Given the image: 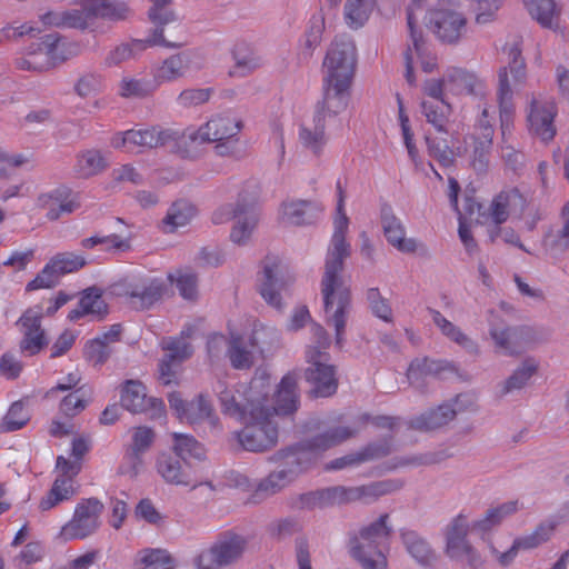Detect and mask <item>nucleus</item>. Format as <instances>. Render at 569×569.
Wrapping results in <instances>:
<instances>
[{"instance_id":"8","label":"nucleus","mask_w":569,"mask_h":569,"mask_svg":"<svg viewBox=\"0 0 569 569\" xmlns=\"http://www.w3.org/2000/svg\"><path fill=\"white\" fill-rule=\"evenodd\" d=\"M62 38L57 32L48 33L41 39L31 42L24 51L16 58L17 69L31 72H43L63 61L60 49Z\"/></svg>"},{"instance_id":"61","label":"nucleus","mask_w":569,"mask_h":569,"mask_svg":"<svg viewBox=\"0 0 569 569\" xmlns=\"http://www.w3.org/2000/svg\"><path fill=\"white\" fill-rule=\"evenodd\" d=\"M428 154L438 161L441 167H451L455 162V152L450 149L447 140H438L426 136Z\"/></svg>"},{"instance_id":"63","label":"nucleus","mask_w":569,"mask_h":569,"mask_svg":"<svg viewBox=\"0 0 569 569\" xmlns=\"http://www.w3.org/2000/svg\"><path fill=\"white\" fill-rule=\"evenodd\" d=\"M91 0H86L81 8H74L63 11L64 27L84 29L89 22L94 19L90 10Z\"/></svg>"},{"instance_id":"7","label":"nucleus","mask_w":569,"mask_h":569,"mask_svg":"<svg viewBox=\"0 0 569 569\" xmlns=\"http://www.w3.org/2000/svg\"><path fill=\"white\" fill-rule=\"evenodd\" d=\"M151 1L152 6L148 11V17L153 27L144 38L147 47L177 49L188 44L186 27L169 8L171 0Z\"/></svg>"},{"instance_id":"16","label":"nucleus","mask_w":569,"mask_h":569,"mask_svg":"<svg viewBox=\"0 0 569 569\" xmlns=\"http://www.w3.org/2000/svg\"><path fill=\"white\" fill-rule=\"evenodd\" d=\"M247 546V540L239 535H226L194 559L198 569H221L238 561Z\"/></svg>"},{"instance_id":"57","label":"nucleus","mask_w":569,"mask_h":569,"mask_svg":"<svg viewBox=\"0 0 569 569\" xmlns=\"http://www.w3.org/2000/svg\"><path fill=\"white\" fill-rule=\"evenodd\" d=\"M366 300L373 316L386 322L392 321L391 306L388 299L382 297L379 288H369L366 292Z\"/></svg>"},{"instance_id":"30","label":"nucleus","mask_w":569,"mask_h":569,"mask_svg":"<svg viewBox=\"0 0 569 569\" xmlns=\"http://www.w3.org/2000/svg\"><path fill=\"white\" fill-rule=\"evenodd\" d=\"M526 204V198L517 188L503 190L493 198L490 204V217L496 224H502L510 213H522Z\"/></svg>"},{"instance_id":"23","label":"nucleus","mask_w":569,"mask_h":569,"mask_svg":"<svg viewBox=\"0 0 569 569\" xmlns=\"http://www.w3.org/2000/svg\"><path fill=\"white\" fill-rule=\"evenodd\" d=\"M467 19L461 12L438 9L431 12L429 28L445 43H457L466 31Z\"/></svg>"},{"instance_id":"60","label":"nucleus","mask_w":569,"mask_h":569,"mask_svg":"<svg viewBox=\"0 0 569 569\" xmlns=\"http://www.w3.org/2000/svg\"><path fill=\"white\" fill-rule=\"evenodd\" d=\"M141 569H173L176 561L164 549H146L142 551Z\"/></svg>"},{"instance_id":"6","label":"nucleus","mask_w":569,"mask_h":569,"mask_svg":"<svg viewBox=\"0 0 569 569\" xmlns=\"http://www.w3.org/2000/svg\"><path fill=\"white\" fill-rule=\"evenodd\" d=\"M113 291L138 311L152 309L170 295L168 281L152 276H127L113 284Z\"/></svg>"},{"instance_id":"5","label":"nucleus","mask_w":569,"mask_h":569,"mask_svg":"<svg viewBox=\"0 0 569 569\" xmlns=\"http://www.w3.org/2000/svg\"><path fill=\"white\" fill-rule=\"evenodd\" d=\"M356 435L357 431L349 427H333L287 447V481L309 470L318 455L340 446Z\"/></svg>"},{"instance_id":"14","label":"nucleus","mask_w":569,"mask_h":569,"mask_svg":"<svg viewBox=\"0 0 569 569\" xmlns=\"http://www.w3.org/2000/svg\"><path fill=\"white\" fill-rule=\"evenodd\" d=\"M103 509V503L97 498L82 499L76 506L71 520L61 528V539L70 541L93 535L101 525Z\"/></svg>"},{"instance_id":"59","label":"nucleus","mask_w":569,"mask_h":569,"mask_svg":"<svg viewBox=\"0 0 569 569\" xmlns=\"http://www.w3.org/2000/svg\"><path fill=\"white\" fill-rule=\"evenodd\" d=\"M212 88H187L177 97V104L181 108H197L207 103L213 94Z\"/></svg>"},{"instance_id":"26","label":"nucleus","mask_w":569,"mask_h":569,"mask_svg":"<svg viewBox=\"0 0 569 569\" xmlns=\"http://www.w3.org/2000/svg\"><path fill=\"white\" fill-rule=\"evenodd\" d=\"M381 226L387 241L397 250L405 253L416 252L418 244L412 238H406L401 221L395 216L389 204L381 207Z\"/></svg>"},{"instance_id":"1","label":"nucleus","mask_w":569,"mask_h":569,"mask_svg":"<svg viewBox=\"0 0 569 569\" xmlns=\"http://www.w3.org/2000/svg\"><path fill=\"white\" fill-rule=\"evenodd\" d=\"M336 188L339 197L337 211L340 216L335 221V231L320 281V291L328 323L332 325L336 331V345L341 348L345 341L347 319L352 309L351 288L341 276L345 260L351 254V246L346 240L349 219L343 212L345 192L340 181L337 182Z\"/></svg>"},{"instance_id":"28","label":"nucleus","mask_w":569,"mask_h":569,"mask_svg":"<svg viewBox=\"0 0 569 569\" xmlns=\"http://www.w3.org/2000/svg\"><path fill=\"white\" fill-rule=\"evenodd\" d=\"M121 405L130 412L139 413L152 409L156 413L163 410V402L157 398H148L146 387L136 380H128L122 389Z\"/></svg>"},{"instance_id":"36","label":"nucleus","mask_w":569,"mask_h":569,"mask_svg":"<svg viewBox=\"0 0 569 569\" xmlns=\"http://www.w3.org/2000/svg\"><path fill=\"white\" fill-rule=\"evenodd\" d=\"M322 207L312 200H296L287 204V223L302 227L313 224L320 217Z\"/></svg>"},{"instance_id":"38","label":"nucleus","mask_w":569,"mask_h":569,"mask_svg":"<svg viewBox=\"0 0 569 569\" xmlns=\"http://www.w3.org/2000/svg\"><path fill=\"white\" fill-rule=\"evenodd\" d=\"M158 88L153 77L147 79L124 76L119 82L118 93L126 99H144L152 96Z\"/></svg>"},{"instance_id":"20","label":"nucleus","mask_w":569,"mask_h":569,"mask_svg":"<svg viewBox=\"0 0 569 569\" xmlns=\"http://www.w3.org/2000/svg\"><path fill=\"white\" fill-rule=\"evenodd\" d=\"M156 469L163 481L169 485L190 487L191 490L206 486L211 492L216 491V486L212 481L194 480L189 462L177 455L160 453L156 461Z\"/></svg>"},{"instance_id":"17","label":"nucleus","mask_w":569,"mask_h":569,"mask_svg":"<svg viewBox=\"0 0 569 569\" xmlns=\"http://www.w3.org/2000/svg\"><path fill=\"white\" fill-rule=\"evenodd\" d=\"M558 114V107L553 98L542 94H532L527 108V127L529 133L543 142L551 141L557 129L555 118Z\"/></svg>"},{"instance_id":"45","label":"nucleus","mask_w":569,"mask_h":569,"mask_svg":"<svg viewBox=\"0 0 569 569\" xmlns=\"http://www.w3.org/2000/svg\"><path fill=\"white\" fill-rule=\"evenodd\" d=\"M172 450L174 455L187 461L188 458L202 460L206 457L204 447L191 435L172 433Z\"/></svg>"},{"instance_id":"43","label":"nucleus","mask_w":569,"mask_h":569,"mask_svg":"<svg viewBox=\"0 0 569 569\" xmlns=\"http://www.w3.org/2000/svg\"><path fill=\"white\" fill-rule=\"evenodd\" d=\"M432 320L435 325L441 330L442 335L451 341L456 342L470 353L478 352V345L465 335L460 328L455 326L451 321L442 316L438 310H431Z\"/></svg>"},{"instance_id":"9","label":"nucleus","mask_w":569,"mask_h":569,"mask_svg":"<svg viewBox=\"0 0 569 569\" xmlns=\"http://www.w3.org/2000/svg\"><path fill=\"white\" fill-rule=\"evenodd\" d=\"M497 100L499 103L500 129L502 143L500 146V154L505 164L512 171H518L523 164L525 156L521 151L516 150L507 143V134L511 132L515 114V106L512 102V90L508 84L506 69H501L499 73V86L497 90Z\"/></svg>"},{"instance_id":"64","label":"nucleus","mask_w":569,"mask_h":569,"mask_svg":"<svg viewBox=\"0 0 569 569\" xmlns=\"http://www.w3.org/2000/svg\"><path fill=\"white\" fill-rule=\"evenodd\" d=\"M391 451V438H383L378 441L369 442L360 450H358L362 463L385 458L389 456Z\"/></svg>"},{"instance_id":"39","label":"nucleus","mask_w":569,"mask_h":569,"mask_svg":"<svg viewBox=\"0 0 569 569\" xmlns=\"http://www.w3.org/2000/svg\"><path fill=\"white\" fill-rule=\"evenodd\" d=\"M523 4L541 27L553 29L558 27L560 11L553 0H523Z\"/></svg>"},{"instance_id":"2","label":"nucleus","mask_w":569,"mask_h":569,"mask_svg":"<svg viewBox=\"0 0 569 569\" xmlns=\"http://www.w3.org/2000/svg\"><path fill=\"white\" fill-rule=\"evenodd\" d=\"M323 68L327 70L323 101L317 107L312 128L302 124L299 131L301 144L315 156H320L327 143L326 114H336L345 108L343 93L351 83L356 68L353 42H332L325 58Z\"/></svg>"},{"instance_id":"32","label":"nucleus","mask_w":569,"mask_h":569,"mask_svg":"<svg viewBox=\"0 0 569 569\" xmlns=\"http://www.w3.org/2000/svg\"><path fill=\"white\" fill-rule=\"evenodd\" d=\"M447 370H452L451 366L447 362L428 358H416L409 365L407 378L412 387L423 390L428 377L441 378L442 373Z\"/></svg>"},{"instance_id":"4","label":"nucleus","mask_w":569,"mask_h":569,"mask_svg":"<svg viewBox=\"0 0 569 569\" xmlns=\"http://www.w3.org/2000/svg\"><path fill=\"white\" fill-rule=\"evenodd\" d=\"M388 521L389 513H382L377 520L350 536V555L362 569H387L388 560L383 549L388 548L393 533Z\"/></svg>"},{"instance_id":"25","label":"nucleus","mask_w":569,"mask_h":569,"mask_svg":"<svg viewBox=\"0 0 569 569\" xmlns=\"http://www.w3.org/2000/svg\"><path fill=\"white\" fill-rule=\"evenodd\" d=\"M463 147H457L459 157H467L470 167L477 173L487 171L493 144V138H488V132L483 136L478 133H468L463 137Z\"/></svg>"},{"instance_id":"40","label":"nucleus","mask_w":569,"mask_h":569,"mask_svg":"<svg viewBox=\"0 0 569 569\" xmlns=\"http://www.w3.org/2000/svg\"><path fill=\"white\" fill-rule=\"evenodd\" d=\"M268 462L276 465V469L262 479L258 486L257 495L271 496L279 492L284 483V451L278 450L268 458Z\"/></svg>"},{"instance_id":"52","label":"nucleus","mask_w":569,"mask_h":569,"mask_svg":"<svg viewBox=\"0 0 569 569\" xmlns=\"http://www.w3.org/2000/svg\"><path fill=\"white\" fill-rule=\"evenodd\" d=\"M38 206L47 209V217L50 220H57L62 213H71L78 204L72 200H60L54 194H41L38 198Z\"/></svg>"},{"instance_id":"13","label":"nucleus","mask_w":569,"mask_h":569,"mask_svg":"<svg viewBox=\"0 0 569 569\" xmlns=\"http://www.w3.org/2000/svg\"><path fill=\"white\" fill-rule=\"evenodd\" d=\"M328 357L327 352L319 350L308 355L310 366L305 370V379L310 385L308 397L311 399L330 398L337 393L339 387L337 368L323 362Z\"/></svg>"},{"instance_id":"42","label":"nucleus","mask_w":569,"mask_h":569,"mask_svg":"<svg viewBox=\"0 0 569 569\" xmlns=\"http://www.w3.org/2000/svg\"><path fill=\"white\" fill-rule=\"evenodd\" d=\"M401 540L406 546L407 551L415 558L420 565L428 566L435 559L436 555L430 548L429 543L421 538L413 530H401Z\"/></svg>"},{"instance_id":"46","label":"nucleus","mask_w":569,"mask_h":569,"mask_svg":"<svg viewBox=\"0 0 569 569\" xmlns=\"http://www.w3.org/2000/svg\"><path fill=\"white\" fill-rule=\"evenodd\" d=\"M108 163L101 151L90 149L77 156L74 169L84 178L96 176L107 168Z\"/></svg>"},{"instance_id":"24","label":"nucleus","mask_w":569,"mask_h":569,"mask_svg":"<svg viewBox=\"0 0 569 569\" xmlns=\"http://www.w3.org/2000/svg\"><path fill=\"white\" fill-rule=\"evenodd\" d=\"M222 413L236 418L240 421L247 420L250 416L251 406V382L246 393L238 389L230 388L224 381L219 380L214 388Z\"/></svg>"},{"instance_id":"35","label":"nucleus","mask_w":569,"mask_h":569,"mask_svg":"<svg viewBox=\"0 0 569 569\" xmlns=\"http://www.w3.org/2000/svg\"><path fill=\"white\" fill-rule=\"evenodd\" d=\"M233 67L230 69L231 77L243 78L253 73L261 67V59L253 48L244 42H237L232 49Z\"/></svg>"},{"instance_id":"31","label":"nucleus","mask_w":569,"mask_h":569,"mask_svg":"<svg viewBox=\"0 0 569 569\" xmlns=\"http://www.w3.org/2000/svg\"><path fill=\"white\" fill-rule=\"evenodd\" d=\"M456 416L457 410L450 403H442L411 418L408 428L420 432L433 431L447 426Z\"/></svg>"},{"instance_id":"29","label":"nucleus","mask_w":569,"mask_h":569,"mask_svg":"<svg viewBox=\"0 0 569 569\" xmlns=\"http://www.w3.org/2000/svg\"><path fill=\"white\" fill-rule=\"evenodd\" d=\"M523 332V327H510L498 317H492L490 320L489 335L496 348L503 351L507 356L520 353L517 347L520 345Z\"/></svg>"},{"instance_id":"53","label":"nucleus","mask_w":569,"mask_h":569,"mask_svg":"<svg viewBox=\"0 0 569 569\" xmlns=\"http://www.w3.org/2000/svg\"><path fill=\"white\" fill-rule=\"evenodd\" d=\"M537 362L531 358L526 359L521 367L516 369L513 373L506 380L502 393H508L512 390L523 388L531 379V377L537 373Z\"/></svg>"},{"instance_id":"37","label":"nucleus","mask_w":569,"mask_h":569,"mask_svg":"<svg viewBox=\"0 0 569 569\" xmlns=\"http://www.w3.org/2000/svg\"><path fill=\"white\" fill-rule=\"evenodd\" d=\"M107 313V305L102 299L101 290L92 287L84 290L79 301L78 308L69 313L71 320H77L83 316L90 315L101 319Z\"/></svg>"},{"instance_id":"47","label":"nucleus","mask_w":569,"mask_h":569,"mask_svg":"<svg viewBox=\"0 0 569 569\" xmlns=\"http://www.w3.org/2000/svg\"><path fill=\"white\" fill-rule=\"evenodd\" d=\"M421 109L428 123L432 124L439 132H447L446 126L451 112L449 103L445 100H423Z\"/></svg>"},{"instance_id":"44","label":"nucleus","mask_w":569,"mask_h":569,"mask_svg":"<svg viewBox=\"0 0 569 569\" xmlns=\"http://www.w3.org/2000/svg\"><path fill=\"white\" fill-rule=\"evenodd\" d=\"M197 214L193 204L187 201H177L168 210L163 219V228L167 232H174L178 228L187 226Z\"/></svg>"},{"instance_id":"22","label":"nucleus","mask_w":569,"mask_h":569,"mask_svg":"<svg viewBox=\"0 0 569 569\" xmlns=\"http://www.w3.org/2000/svg\"><path fill=\"white\" fill-rule=\"evenodd\" d=\"M42 311L40 308H29L17 321L23 335L20 350L29 356L39 353L47 345L46 332L41 328Z\"/></svg>"},{"instance_id":"33","label":"nucleus","mask_w":569,"mask_h":569,"mask_svg":"<svg viewBox=\"0 0 569 569\" xmlns=\"http://www.w3.org/2000/svg\"><path fill=\"white\" fill-rule=\"evenodd\" d=\"M446 80L450 90L457 94H470L483 97L486 94V83L479 79L476 73L461 68H451L446 73Z\"/></svg>"},{"instance_id":"62","label":"nucleus","mask_w":569,"mask_h":569,"mask_svg":"<svg viewBox=\"0 0 569 569\" xmlns=\"http://www.w3.org/2000/svg\"><path fill=\"white\" fill-rule=\"evenodd\" d=\"M162 348L166 350V357L178 363L189 359L193 353V348L183 337L168 338L162 341Z\"/></svg>"},{"instance_id":"11","label":"nucleus","mask_w":569,"mask_h":569,"mask_svg":"<svg viewBox=\"0 0 569 569\" xmlns=\"http://www.w3.org/2000/svg\"><path fill=\"white\" fill-rule=\"evenodd\" d=\"M470 526L468 517L459 513L443 529L446 540L445 553L452 560L466 561L469 567L477 569L481 563L479 552L468 540Z\"/></svg>"},{"instance_id":"51","label":"nucleus","mask_w":569,"mask_h":569,"mask_svg":"<svg viewBox=\"0 0 569 569\" xmlns=\"http://www.w3.org/2000/svg\"><path fill=\"white\" fill-rule=\"evenodd\" d=\"M402 487L403 481L400 479H385L362 485L360 486L361 501H376L380 497L396 492Z\"/></svg>"},{"instance_id":"48","label":"nucleus","mask_w":569,"mask_h":569,"mask_svg":"<svg viewBox=\"0 0 569 569\" xmlns=\"http://www.w3.org/2000/svg\"><path fill=\"white\" fill-rule=\"evenodd\" d=\"M90 10L94 18L114 21L126 20L131 16V10L127 3L113 0H91Z\"/></svg>"},{"instance_id":"18","label":"nucleus","mask_w":569,"mask_h":569,"mask_svg":"<svg viewBox=\"0 0 569 569\" xmlns=\"http://www.w3.org/2000/svg\"><path fill=\"white\" fill-rule=\"evenodd\" d=\"M202 66L200 52L196 49H187L167 57L151 69V74L160 87L182 79L191 71H199Z\"/></svg>"},{"instance_id":"56","label":"nucleus","mask_w":569,"mask_h":569,"mask_svg":"<svg viewBox=\"0 0 569 569\" xmlns=\"http://www.w3.org/2000/svg\"><path fill=\"white\" fill-rule=\"evenodd\" d=\"M228 356L234 369L246 370L253 365L252 353L243 346L240 337H232L229 341Z\"/></svg>"},{"instance_id":"27","label":"nucleus","mask_w":569,"mask_h":569,"mask_svg":"<svg viewBox=\"0 0 569 569\" xmlns=\"http://www.w3.org/2000/svg\"><path fill=\"white\" fill-rule=\"evenodd\" d=\"M27 158L22 154H10L0 149V200L8 201L13 197L20 194V190L23 186L21 181L11 182L6 186V181L12 180L13 171L24 164ZM4 219V212L0 208V223Z\"/></svg>"},{"instance_id":"55","label":"nucleus","mask_w":569,"mask_h":569,"mask_svg":"<svg viewBox=\"0 0 569 569\" xmlns=\"http://www.w3.org/2000/svg\"><path fill=\"white\" fill-rule=\"evenodd\" d=\"M169 286L176 283L180 296L193 301L198 298V277L191 271H179L177 277L169 274L167 279Z\"/></svg>"},{"instance_id":"21","label":"nucleus","mask_w":569,"mask_h":569,"mask_svg":"<svg viewBox=\"0 0 569 569\" xmlns=\"http://www.w3.org/2000/svg\"><path fill=\"white\" fill-rule=\"evenodd\" d=\"M284 289V266L279 257L268 256L263 260L259 292L268 306L281 311Z\"/></svg>"},{"instance_id":"41","label":"nucleus","mask_w":569,"mask_h":569,"mask_svg":"<svg viewBox=\"0 0 569 569\" xmlns=\"http://www.w3.org/2000/svg\"><path fill=\"white\" fill-rule=\"evenodd\" d=\"M77 493L76 481L64 478H56L51 489L40 500L39 508L42 511H48L59 503L70 500Z\"/></svg>"},{"instance_id":"12","label":"nucleus","mask_w":569,"mask_h":569,"mask_svg":"<svg viewBox=\"0 0 569 569\" xmlns=\"http://www.w3.org/2000/svg\"><path fill=\"white\" fill-rule=\"evenodd\" d=\"M128 435L129 439L123 445L119 472L129 478H136L144 470L146 456L156 440V432L148 426H137L130 428Z\"/></svg>"},{"instance_id":"54","label":"nucleus","mask_w":569,"mask_h":569,"mask_svg":"<svg viewBox=\"0 0 569 569\" xmlns=\"http://www.w3.org/2000/svg\"><path fill=\"white\" fill-rule=\"evenodd\" d=\"M29 421V415L22 401L13 402L0 421V432H12L23 428Z\"/></svg>"},{"instance_id":"3","label":"nucleus","mask_w":569,"mask_h":569,"mask_svg":"<svg viewBox=\"0 0 569 569\" xmlns=\"http://www.w3.org/2000/svg\"><path fill=\"white\" fill-rule=\"evenodd\" d=\"M284 377L277 385L271 383L270 375L258 369L251 379L250 416L246 426L237 433L243 449L252 452L270 450L278 442L279 429L274 417L284 410Z\"/></svg>"},{"instance_id":"15","label":"nucleus","mask_w":569,"mask_h":569,"mask_svg":"<svg viewBox=\"0 0 569 569\" xmlns=\"http://www.w3.org/2000/svg\"><path fill=\"white\" fill-rule=\"evenodd\" d=\"M174 140L176 132L151 127L117 132L111 137L110 146L126 152L138 153L144 149L163 147Z\"/></svg>"},{"instance_id":"49","label":"nucleus","mask_w":569,"mask_h":569,"mask_svg":"<svg viewBox=\"0 0 569 569\" xmlns=\"http://www.w3.org/2000/svg\"><path fill=\"white\" fill-rule=\"evenodd\" d=\"M376 0H347L345 4V19L350 28L358 29L369 19Z\"/></svg>"},{"instance_id":"19","label":"nucleus","mask_w":569,"mask_h":569,"mask_svg":"<svg viewBox=\"0 0 569 569\" xmlns=\"http://www.w3.org/2000/svg\"><path fill=\"white\" fill-rule=\"evenodd\" d=\"M243 128L241 119L230 114H217L199 128H188L183 136L199 144L238 137Z\"/></svg>"},{"instance_id":"58","label":"nucleus","mask_w":569,"mask_h":569,"mask_svg":"<svg viewBox=\"0 0 569 569\" xmlns=\"http://www.w3.org/2000/svg\"><path fill=\"white\" fill-rule=\"evenodd\" d=\"M50 261L60 277L76 272L87 264V260L83 256L73 252L57 253Z\"/></svg>"},{"instance_id":"10","label":"nucleus","mask_w":569,"mask_h":569,"mask_svg":"<svg viewBox=\"0 0 569 569\" xmlns=\"http://www.w3.org/2000/svg\"><path fill=\"white\" fill-rule=\"evenodd\" d=\"M230 220L233 221L230 240L238 246L248 244L259 221L254 203L238 200L233 204L221 207L212 216L214 223H224Z\"/></svg>"},{"instance_id":"34","label":"nucleus","mask_w":569,"mask_h":569,"mask_svg":"<svg viewBox=\"0 0 569 569\" xmlns=\"http://www.w3.org/2000/svg\"><path fill=\"white\" fill-rule=\"evenodd\" d=\"M184 421L194 425L200 421H207L213 430H221V423L214 412L213 406L208 396L200 393L191 401L183 411Z\"/></svg>"},{"instance_id":"50","label":"nucleus","mask_w":569,"mask_h":569,"mask_svg":"<svg viewBox=\"0 0 569 569\" xmlns=\"http://www.w3.org/2000/svg\"><path fill=\"white\" fill-rule=\"evenodd\" d=\"M148 49L144 39H134L128 43H121L108 52L104 58L107 67H116L129 59L136 58L142 51Z\"/></svg>"}]
</instances>
